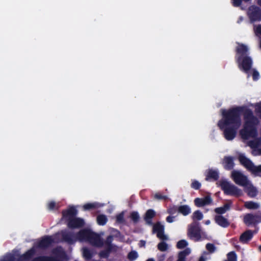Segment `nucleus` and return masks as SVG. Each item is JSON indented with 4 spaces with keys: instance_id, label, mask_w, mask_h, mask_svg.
<instances>
[{
    "instance_id": "nucleus-1",
    "label": "nucleus",
    "mask_w": 261,
    "mask_h": 261,
    "mask_svg": "<svg viewBox=\"0 0 261 261\" xmlns=\"http://www.w3.org/2000/svg\"><path fill=\"white\" fill-rule=\"evenodd\" d=\"M221 111L223 118L219 121L218 125L221 129L226 127L224 131L225 137L228 140H231L235 137L237 130L241 124V109L237 108L228 111L222 110Z\"/></svg>"
},
{
    "instance_id": "nucleus-2",
    "label": "nucleus",
    "mask_w": 261,
    "mask_h": 261,
    "mask_svg": "<svg viewBox=\"0 0 261 261\" xmlns=\"http://www.w3.org/2000/svg\"><path fill=\"white\" fill-rule=\"evenodd\" d=\"M244 117L245 123L243 128L240 132V135L245 140L254 138L249 141L248 145L252 148H257L261 146V138H256L257 136L256 126L258 124V120L249 110L245 111Z\"/></svg>"
},
{
    "instance_id": "nucleus-3",
    "label": "nucleus",
    "mask_w": 261,
    "mask_h": 261,
    "mask_svg": "<svg viewBox=\"0 0 261 261\" xmlns=\"http://www.w3.org/2000/svg\"><path fill=\"white\" fill-rule=\"evenodd\" d=\"M236 60L239 68L247 74L248 77L250 76L252 71V76L253 81H257L259 78V72L255 69H252L253 62L251 58L249 56V49L244 44H239L236 48Z\"/></svg>"
},
{
    "instance_id": "nucleus-4",
    "label": "nucleus",
    "mask_w": 261,
    "mask_h": 261,
    "mask_svg": "<svg viewBox=\"0 0 261 261\" xmlns=\"http://www.w3.org/2000/svg\"><path fill=\"white\" fill-rule=\"evenodd\" d=\"M62 235L64 240L70 243L79 240L80 241H88L96 246H100L102 245V241L100 237L89 229L82 230L76 236L65 231H63Z\"/></svg>"
},
{
    "instance_id": "nucleus-5",
    "label": "nucleus",
    "mask_w": 261,
    "mask_h": 261,
    "mask_svg": "<svg viewBox=\"0 0 261 261\" xmlns=\"http://www.w3.org/2000/svg\"><path fill=\"white\" fill-rule=\"evenodd\" d=\"M220 186L224 193L227 195L239 197L242 195V190L232 183L226 180H222Z\"/></svg>"
},
{
    "instance_id": "nucleus-6",
    "label": "nucleus",
    "mask_w": 261,
    "mask_h": 261,
    "mask_svg": "<svg viewBox=\"0 0 261 261\" xmlns=\"http://www.w3.org/2000/svg\"><path fill=\"white\" fill-rule=\"evenodd\" d=\"M231 177L236 184L242 187H244L249 181L246 175L241 171L237 170H233L231 172Z\"/></svg>"
},
{
    "instance_id": "nucleus-7",
    "label": "nucleus",
    "mask_w": 261,
    "mask_h": 261,
    "mask_svg": "<svg viewBox=\"0 0 261 261\" xmlns=\"http://www.w3.org/2000/svg\"><path fill=\"white\" fill-rule=\"evenodd\" d=\"M248 16L251 22L261 21V9L254 5L250 6L248 9Z\"/></svg>"
},
{
    "instance_id": "nucleus-8",
    "label": "nucleus",
    "mask_w": 261,
    "mask_h": 261,
    "mask_svg": "<svg viewBox=\"0 0 261 261\" xmlns=\"http://www.w3.org/2000/svg\"><path fill=\"white\" fill-rule=\"evenodd\" d=\"M188 235L191 239L196 241H199L200 239V228L198 223L194 222L190 225Z\"/></svg>"
},
{
    "instance_id": "nucleus-9",
    "label": "nucleus",
    "mask_w": 261,
    "mask_h": 261,
    "mask_svg": "<svg viewBox=\"0 0 261 261\" xmlns=\"http://www.w3.org/2000/svg\"><path fill=\"white\" fill-rule=\"evenodd\" d=\"M153 232L156 233L158 238L163 241H166L168 240V236L164 234V226L161 225L159 222L157 223L156 224L153 225Z\"/></svg>"
},
{
    "instance_id": "nucleus-10",
    "label": "nucleus",
    "mask_w": 261,
    "mask_h": 261,
    "mask_svg": "<svg viewBox=\"0 0 261 261\" xmlns=\"http://www.w3.org/2000/svg\"><path fill=\"white\" fill-rule=\"evenodd\" d=\"M244 222L247 225L256 224L261 222V216L247 214L244 216Z\"/></svg>"
},
{
    "instance_id": "nucleus-11",
    "label": "nucleus",
    "mask_w": 261,
    "mask_h": 261,
    "mask_svg": "<svg viewBox=\"0 0 261 261\" xmlns=\"http://www.w3.org/2000/svg\"><path fill=\"white\" fill-rule=\"evenodd\" d=\"M84 225V221L80 218H69L68 226L70 228H79Z\"/></svg>"
},
{
    "instance_id": "nucleus-12",
    "label": "nucleus",
    "mask_w": 261,
    "mask_h": 261,
    "mask_svg": "<svg viewBox=\"0 0 261 261\" xmlns=\"http://www.w3.org/2000/svg\"><path fill=\"white\" fill-rule=\"evenodd\" d=\"M244 191L251 197H254L257 194V189L249 181L244 187Z\"/></svg>"
},
{
    "instance_id": "nucleus-13",
    "label": "nucleus",
    "mask_w": 261,
    "mask_h": 261,
    "mask_svg": "<svg viewBox=\"0 0 261 261\" xmlns=\"http://www.w3.org/2000/svg\"><path fill=\"white\" fill-rule=\"evenodd\" d=\"M238 159L240 163L243 165L248 170L250 171L253 165V163L247 158L244 154H240Z\"/></svg>"
},
{
    "instance_id": "nucleus-14",
    "label": "nucleus",
    "mask_w": 261,
    "mask_h": 261,
    "mask_svg": "<svg viewBox=\"0 0 261 261\" xmlns=\"http://www.w3.org/2000/svg\"><path fill=\"white\" fill-rule=\"evenodd\" d=\"M212 201V198L210 196H206L203 198H196L194 202L197 206H202L205 205L210 204Z\"/></svg>"
},
{
    "instance_id": "nucleus-15",
    "label": "nucleus",
    "mask_w": 261,
    "mask_h": 261,
    "mask_svg": "<svg viewBox=\"0 0 261 261\" xmlns=\"http://www.w3.org/2000/svg\"><path fill=\"white\" fill-rule=\"evenodd\" d=\"M253 232L251 230H246L241 235L240 237V241L243 243H246L251 239L253 237Z\"/></svg>"
},
{
    "instance_id": "nucleus-16",
    "label": "nucleus",
    "mask_w": 261,
    "mask_h": 261,
    "mask_svg": "<svg viewBox=\"0 0 261 261\" xmlns=\"http://www.w3.org/2000/svg\"><path fill=\"white\" fill-rule=\"evenodd\" d=\"M77 210L73 206L70 207L69 209L63 212V216L64 217L68 218V221L69 218H73V217L77 214Z\"/></svg>"
},
{
    "instance_id": "nucleus-17",
    "label": "nucleus",
    "mask_w": 261,
    "mask_h": 261,
    "mask_svg": "<svg viewBox=\"0 0 261 261\" xmlns=\"http://www.w3.org/2000/svg\"><path fill=\"white\" fill-rule=\"evenodd\" d=\"M233 159L231 156H225L223 159L224 168L228 170L232 169L234 166Z\"/></svg>"
},
{
    "instance_id": "nucleus-18",
    "label": "nucleus",
    "mask_w": 261,
    "mask_h": 261,
    "mask_svg": "<svg viewBox=\"0 0 261 261\" xmlns=\"http://www.w3.org/2000/svg\"><path fill=\"white\" fill-rule=\"evenodd\" d=\"M53 237H47L43 238L39 243V247L45 248L49 246L52 243L54 242Z\"/></svg>"
},
{
    "instance_id": "nucleus-19",
    "label": "nucleus",
    "mask_w": 261,
    "mask_h": 261,
    "mask_svg": "<svg viewBox=\"0 0 261 261\" xmlns=\"http://www.w3.org/2000/svg\"><path fill=\"white\" fill-rule=\"evenodd\" d=\"M191 253L190 248H186L184 250L178 253L177 255V259L176 261H186V257Z\"/></svg>"
},
{
    "instance_id": "nucleus-20",
    "label": "nucleus",
    "mask_w": 261,
    "mask_h": 261,
    "mask_svg": "<svg viewBox=\"0 0 261 261\" xmlns=\"http://www.w3.org/2000/svg\"><path fill=\"white\" fill-rule=\"evenodd\" d=\"M215 219L217 223L222 227H225L229 225V223L227 219L222 216H216Z\"/></svg>"
},
{
    "instance_id": "nucleus-21",
    "label": "nucleus",
    "mask_w": 261,
    "mask_h": 261,
    "mask_svg": "<svg viewBox=\"0 0 261 261\" xmlns=\"http://www.w3.org/2000/svg\"><path fill=\"white\" fill-rule=\"evenodd\" d=\"M155 214V212L152 210H149L146 212L145 216V220L147 224H151V219L154 217Z\"/></svg>"
},
{
    "instance_id": "nucleus-22",
    "label": "nucleus",
    "mask_w": 261,
    "mask_h": 261,
    "mask_svg": "<svg viewBox=\"0 0 261 261\" xmlns=\"http://www.w3.org/2000/svg\"><path fill=\"white\" fill-rule=\"evenodd\" d=\"M178 212L184 216H187L191 213V208L188 205H183L178 207Z\"/></svg>"
},
{
    "instance_id": "nucleus-23",
    "label": "nucleus",
    "mask_w": 261,
    "mask_h": 261,
    "mask_svg": "<svg viewBox=\"0 0 261 261\" xmlns=\"http://www.w3.org/2000/svg\"><path fill=\"white\" fill-rule=\"evenodd\" d=\"M230 206V202L225 204L223 206L216 208L215 210V212L219 214H222L225 213L227 211H228Z\"/></svg>"
},
{
    "instance_id": "nucleus-24",
    "label": "nucleus",
    "mask_w": 261,
    "mask_h": 261,
    "mask_svg": "<svg viewBox=\"0 0 261 261\" xmlns=\"http://www.w3.org/2000/svg\"><path fill=\"white\" fill-rule=\"evenodd\" d=\"M245 206L248 209L256 210L258 209L260 205L257 202L253 201H247L245 203Z\"/></svg>"
},
{
    "instance_id": "nucleus-25",
    "label": "nucleus",
    "mask_w": 261,
    "mask_h": 261,
    "mask_svg": "<svg viewBox=\"0 0 261 261\" xmlns=\"http://www.w3.org/2000/svg\"><path fill=\"white\" fill-rule=\"evenodd\" d=\"M218 172L216 170L211 169L208 171L207 177L206 179H207L208 178H212L214 180H217L218 179Z\"/></svg>"
},
{
    "instance_id": "nucleus-26",
    "label": "nucleus",
    "mask_w": 261,
    "mask_h": 261,
    "mask_svg": "<svg viewBox=\"0 0 261 261\" xmlns=\"http://www.w3.org/2000/svg\"><path fill=\"white\" fill-rule=\"evenodd\" d=\"M97 222L98 224L103 225L107 222V218L105 215H100L97 217Z\"/></svg>"
},
{
    "instance_id": "nucleus-27",
    "label": "nucleus",
    "mask_w": 261,
    "mask_h": 261,
    "mask_svg": "<svg viewBox=\"0 0 261 261\" xmlns=\"http://www.w3.org/2000/svg\"><path fill=\"white\" fill-rule=\"evenodd\" d=\"M158 249L161 251H166L168 249V245L166 243L162 241L158 244Z\"/></svg>"
},
{
    "instance_id": "nucleus-28",
    "label": "nucleus",
    "mask_w": 261,
    "mask_h": 261,
    "mask_svg": "<svg viewBox=\"0 0 261 261\" xmlns=\"http://www.w3.org/2000/svg\"><path fill=\"white\" fill-rule=\"evenodd\" d=\"M225 261H237V255L232 251L227 254V259Z\"/></svg>"
},
{
    "instance_id": "nucleus-29",
    "label": "nucleus",
    "mask_w": 261,
    "mask_h": 261,
    "mask_svg": "<svg viewBox=\"0 0 261 261\" xmlns=\"http://www.w3.org/2000/svg\"><path fill=\"white\" fill-rule=\"evenodd\" d=\"M83 256L87 259H89L92 257V254L90 251L86 248L83 249Z\"/></svg>"
},
{
    "instance_id": "nucleus-30",
    "label": "nucleus",
    "mask_w": 261,
    "mask_h": 261,
    "mask_svg": "<svg viewBox=\"0 0 261 261\" xmlns=\"http://www.w3.org/2000/svg\"><path fill=\"white\" fill-rule=\"evenodd\" d=\"M178 207L175 205L171 206L167 210V212L171 215H174L178 212Z\"/></svg>"
},
{
    "instance_id": "nucleus-31",
    "label": "nucleus",
    "mask_w": 261,
    "mask_h": 261,
    "mask_svg": "<svg viewBox=\"0 0 261 261\" xmlns=\"http://www.w3.org/2000/svg\"><path fill=\"white\" fill-rule=\"evenodd\" d=\"M203 218V215L199 211H195L193 215V219L200 220Z\"/></svg>"
},
{
    "instance_id": "nucleus-32",
    "label": "nucleus",
    "mask_w": 261,
    "mask_h": 261,
    "mask_svg": "<svg viewBox=\"0 0 261 261\" xmlns=\"http://www.w3.org/2000/svg\"><path fill=\"white\" fill-rule=\"evenodd\" d=\"M188 245V242L185 240H181L177 243L176 247L178 249H182Z\"/></svg>"
},
{
    "instance_id": "nucleus-33",
    "label": "nucleus",
    "mask_w": 261,
    "mask_h": 261,
    "mask_svg": "<svg viewBox=\"0 0 261 261\" xmlns=\"http://www.w3.org/2000/svg\"><path fill=\"white\" fill-rule=\"evenodd\" d=\"M124 212H122L116 216V222L118 223H122L124 222Z\"/></svg>"
},
{
    "instance_id": "nucleus-34",
    "label": "nucleus",
    "mask_w": 261,
    "mask_h": 261,
    "mask_svg": "<svg viewBox=\"0 0 261 261\" xmlns=\"http://www.w3.org/2000/svg\"><path fill=\"white\" fill-rule=\"evenodd\" d=\"M250 171L256 174L261 173V165L255 166L253 165L252 168H251L250 170Z\"/></svg>"
},
{
    "instance_id": "nucleus-35",
    "label": "nucleus",
    "mask_w": 261,
    "mask_h": 261,
    "mask_svg": "<svg viewBox=\"0 0 261 261\" xmlns=\"http://www.w3.org/2000/svg\"><path fill=\"white\" fill-rule=\"evenodd\" d=\"M97 203H87L83 206L84 210H89L92 208H94L97 206Z\"/></svg>"
},
{
    "instance_id": "nucleus-36",
    "label": "nucleus",
    "mask_w": 261,
    "mask_h": 261,
    "mask_svg": "<svg viewBox=\"0 0 261 261\" xmlns=\"http://www.w3.org/2000/svg\"><path fill=\"white\" fill-rule=\"evenodd\" d=\"M138 257V254L136 251H131L128 254V258L130 260H134Z\"/></svg>"
},
{
    "instance_id": "nucleus-37",
    "label": "nucleus",
    "mask_w": 261,
    "mask_h": 261,
    "mask_svg": "<svg viewBox=\"0 0 261 261\" xmlns=\"http://www.w3.org/2000/svg\"><path fill=\"white\" fill-rule=\"evenodd\" d=\"M35 250L32 248L29 250L28 252L24 254V258L25 259H29L34 254Z\"/></svg>"
},
{
    "instance_id": "nucleus-38",
    "label": "nucleus",
    "mask_w": 261,
    "mask_h": 261,
    "mask_svg": "<svg viewBox=\"0 0 261 261\" xmlns=\"http://www.w3.org/2000/svg\"><path fill=\"white\" fill-rule=\"evenodd\" d=\"M206 248L210 253H213L216 250V247L214 245L211 243L206 244Z\"/></svg>"
},
{
    "instance_id": "nucleus-39",
    "label": "nucleus",
    "mask_w": 261,
    "mask_h": 261,
    "mask_svg": "<svg viewBox=\"0 0 261 261\" xmlns=\"http://www.w3.org/2000/svg\"><path fill=\"white\" fill-rule=\"evenodd\" d=\"M0 261H14V257L11 254L7 255L1 259Z\"/></svg>"
},
{
    "instance_id": "nucleus-40",
    "label": "nucleus",
    "mask_w": 261,
    "mask_h": 261,
    "mask_svg": "<svg viewBox=\"0 0 261 261\" xmlns=\"http://www.w3.org/2000/svg\"><path fill=\"white\" fill-rule=\"evenodd\" d=\"M131 219L135 222H137L139 219V216L137 212H133L130 215Z\"/></svg>"
},
{
    "instance_id": "nucleus-41",
    "label": "nucleus",
    "mask_w": 261,
    "mask_h": 261,
    "mask_svg": "<svg viewBox=\"0 0 261 261\" xmlns=\"http://www.w3.org/2000/svg\"><path fill=\"white\" fill-rule=\"evenodd\" d=\"M154 197L156 199L161 200V199H166L168 198L167 196H163L160 193H156L154 195Z\"/></svg>"
},
{
    "instance_id": "nucleus-42",
    "label": "nucleus",
    "mask_w": 261,
    "mask_h": 261,
    "mask_svg": "<svg viewBox=\"0 0 261 261\" xmlns=\"http://www.w3.org/2000/svg\"><path fill=\"white\" fill-rule=\"evenodd\" d=\"M255 111L261 117V103H257L255 105Z\"/></svg>"
},
{
    "instance_id": "nucleus-43",
    "label": "nucleus",
    "mask_w": 261,
    "mask_h": 261,
    "mask_svg": "<svg viewBox=\"0 0 261 261\" xmlns=\"http://www.w3.org/2000/svg\"><path fill=\"white\" fill-rule=\"evenodd\" d=\"M232 5L234 7H239L241 6L243 0H232Z\"/></svg>"
},
{
    "instance_id": "nucleus-44",
    "label": "nucleus",
    "mask_w": 261,
    "mask_h": 261,
    "mask_svg": "<svg viewBox=\"0 0 261 261\" xmlns=\"http://www.w3.org/2000/svg\"><path fill=\"white\" fill-rule=\"evenodd\" d=\"M192 187L194 189H198L200 187V184L197 181H195L192 184Z\"/></svg>"
},
{
    "instance_id": "nucleus-45",
    "label": "nucleus",
    "mask_w": 261,
    "mask_h": 261,
    "mask_svg": "<svg viewBox=\"0 0 261 261\" xmlns=\"http://www.w3.org/2000/svg\"><path fill=\"white\" fill-rule=\"evenodd\" d=\"M48 208L50 210H53L56 207V203L55 202H50L48 204Z\"/></svg>"
},
{
    "instance_id": "nucleus-46",
    "label": "nucleus",
    "mask_w": 261,
    "mask_h": 261,
    "mask_svg": "<svg viewBox=\"0 0 261 261\" xmlns=\"http://www.w3.org/2000/svg\"><path fill=\"white\" fill-rule=\"evenodd\" d=\"M174 218H175L174 216H169L167 217L166 220L169 223H172L174 221Z\"/></svg>"
},
{
    "instance_id": "nucleus-47",
    "label": "nucleus",
    "mask_w": 261,
    "mask_h": 261,
    "mask_svg": "<svg viewBox=\"0 0 261 261\" xmlns=\"http://www.w3.org/2000/svg\"><path fill=\"white\" fill-rule=\"evenodd\" d=\"M113 240V237L112 236H109L108 238H107V241H106V243L108 244V245H110V243H111L112 241Z\"/></svg>"
},
{
    "instance_id": "nucleus-48",
    "label": "nucleus",
    "mask_w": 261,
    "mask_h": 261,
    "mask_svg": "<svg viewBox=\"0 0 261 261\" xmlns=\"http://www.w3.org/2000/svg\"><path fill=\"white\" fill-rule=\"evenodd\" d=\"M107 255V252H101L100 253V256L102 257H106Z\"/></svg>"
},
{
    "instance_id": "nucleus-49",
    "label": "nucleus",
    "mask_w": 261,
    "mask_h": 261,
    "mask_svg": "<svg viewBox=\"0 0 261 261\" xmlns=\"http://www.w3.org/2000/svg\"><path fill=\"white\" fill-rule=\"evenodd\" d=\"M164 259H165V256L162 255L160 257V258L159 259V261H164Z\"/></svg>"
},
{
    "instance_id": "nucleus-50",
    "label": "nucleus",
    "mask_w": 261,
    "mask_h": 261,
    "mask_svg": "<svg viewBox=\"0 0 261 261\" xmlns=\"http://www.w3.org/2000/svg\"><path fill=\"white\" fill-rule=\"evenodd\" d=\"M199 261H205V259L203 256H201L200 257Z\"/></svg>"
},
{
    "instance_id": "nucleus-51",
    "label": "nucleus",
    "mask_w": 261,
    "mask_h": 261,
    "mask_svg": "<svg viewBox=\"0 0 261 261\" xmlns=\"http://www.w3.org/2000/svg\"><path fill=\"white\" fill-rule=\"evenodd\" d=\"M257 4L261 6V0H258Z\"/></svg>"
},
{
    "instance_id": "nucleus-52",
    "label": "nucleus",
    "mask_w": 261,
    "mask_h": 261,
    "mask_svg": "<svg viewBox=\"0 0 261 261\" xmlns=\"http://www.w3.org/2000/svg\"><path fill=\"white\" fill-rule=\"evenodd\" d=\"M210 223V220H207L205 222V224H206V225H208Z\"/></svg>"
},
{
    "instance_id": "nucleus-53",
    "label": "nucleus",
    "mask_w": 261,
    "mask_h": 261,
    "mask_svg": "<svg viewBox=\"0 0 261 261\" xmlns=\"http://www.w3.org/2000/svg\"><path fill=\"white\" fill-rule=\"evenodd\" d=\"M146 261H155L153 258H149Z\"/></svg>"
},
{
    "instance_id": "nucleus-54",
    "label": "nucleus",
    "mask_w": 261,
    "mask_h": 261,
    "mask_svg": "<svg viewBox=\"0 0 261 261\" xmlns=\"http://www.w3.org/2000/svg\"><path fill=\"white\" fill-rule=\"evenodd\" d=\"M141 243L142 244V245H143V246H144V245H145V241H141Z\"/></svg>"
},
{
    "instance_id": "nucleus-55",
    "label": "nucleus",
    "mask_w": 261,
    "mask_h": 261,
    "mask_svg": "<svg viewBox=\"0 0 261 261\" xmlns=\"http://www.w3.org/2000/svg\"><path fill=\"white\" fill-rule=\"evenodd\" d=\"M243 1H244L245 2H248L249 1H250V0H243Z\"/></svg>"
},
{
    "instance_id": "nucleus-56",
    "label": "nucleus",
    "mask_w": 261,
    "mask_h": 261,
    "mask_svg": "<svg viewBox=\"0 0 261 261\" xmlns=\"http://www.w3.org/2000/svg\"><path fill=\"white\" fill-rule=\"evenodd\" d=\"M259 249L261 251V246H259Z\"/></svg>"
},
{
    "instance_id": "nucleus-57",
    "label": "nucleus",
    "mask_w": 261,
    "mask_h": 261,
    "mask_svg": "<svg viewBox=\"0 0 261 261\" xmlns=\"http://www.w3.org/2000/svg\"><path fill=\"white\" fill-rule=\"evenodd\" d=\"M260 152H261V148L259 149Z\"/></svg>"
}]
</instances>
